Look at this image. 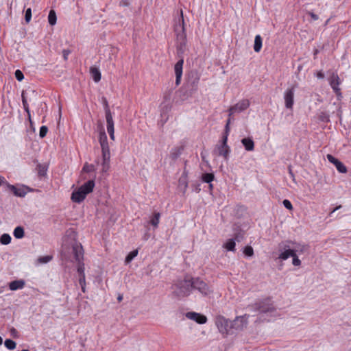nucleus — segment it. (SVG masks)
<instances>
[{
    "label": "nucleus",
    "mask_w": 351,
    "mask_h": 351,
    "mask_svg": "<svg viewBox=\"0 0 351 351\" xmlns=\"http://www.w3.org/2000/svg\"><path fill=\"white\" fill-rule=\"evenodd\" d=\"M21 97H22V103H23V104H27V99H26V97L25 96V92L24 91H23Z\"/></svg>",
    "instance_id": "4d7b16f0"
},
{
    "label": "nucleus",
    "mask_w": 351,
    "mask_h": 351,
    "mask_svg": "<svg viewBox=\"0 0 351 351\" xmlns=\"http://www.w3.org/2000/svg\"><path fill=\"white\" fill-rule=\"evenodd\" d=\"M102 100H103V104L104 106L106 121L113 119L111 111L109 108L108 103L106 98L103 97Z\"/></svg>",
    "instance_id": "5701e85b"
},
{
    "label": "nucleus",
    "mask_w": 351,
    "mask_h": 351,
    "mask_svg": "<svg viewBox=\"0 0 351 351\" xmlns=\"http://www.w3.org/2000/svg\"><path fill=\"white\" fill-rule=\"evenodd\" d=\"M191 279L193 289L198 290V291L203 295H208L213 293V290L210 288V287L199 278Z\"/></svg>",
    "instance_id": "39448f33"
},
{
    "label": "nucleus",
    "mask_w": 351,
    "mask_h": 351,
    "mask_svg": "<svg viewBox=\"0 0 351 351\" xmlns=\"http://www.w3.org/2000/svg\"><path fill=\"white\" fill-rule=\"evenodd\" d=\"M241 143L246 151H253L254 149V142L251 138H244L241 140Z\"/></svg>",
    "instance_id": "a211bd4d"
},
{
    "label": "nucleus",
    "mask_w": 351,
    "mask_h": 351,
    "mask_svg": "<svg viewBox=\"0 0 351 351\" xmlns=\"http://www.w3.org/2000/svg\"><path fill=\"white\" fill-rule=\"evenodd\" d=\"M341 207V206H337L333 210L332 213L336 211L337 210L339 209Z\"/></svg>",
    "instance_id": "680f3d73"
},
{
    "label": "nucleus",
    "mask_w": 351,
    "mask_h": 351,
    "mask_svg": "<svg viewBox=\"0 0 351 351\" xmlns=\"http://www.w3.org/2000/svg\"><path fill=\"white\" fill-rule=\"evenodd\" d=\"M229 132H230V125H226L225 126V132H224L223 136H226V139H228Z\"/></svg>",
    "instance_id": "603ef678"
},
{
    "label": "nucleus",
    "mask_w": 351,
    "mask_h": 351,
    "mask_svg": "<svg viewBox=\"0 0 351 351\" xmlns=\"http://www.w3.org/2000/svg\"><path fill=\"white\" fill-rule=\"evenodd\" d=\"M160 214L159 213H155L153 217L150 220V223L154 226L158 227L160 221Z\"/></svg>",
    "instance_id": "7c9ffc66"
},
{
    "label": "nucleus",
    "mask_w": 351,
    "mask_h": 351,
    "mask_svg": "<svg viewBox=\"0 0 351 351\" xmlns=\"http://www.w3.org/2000/svg\"><path fill=\"white\" fill-rule=\"evenodd\" d=\"M316 77L319 79H323V78H324V74L322 71H319L317 72Z\"/></svg>",
    "instance_id": "5fc2aeb1"
},
{
    "label": "nucleus",
    "mask_w": 351,
    "mask_h": 351,
    "mask_svg": "<svg viewBox=\"0 0 351 351\" xmlns=\"http://www.w3.org/2000/svg\"><path fill=\"white\" fill-rule=\"evenodd\" d=\"M291 245V249H296L298 251H297V253H300V254H302L303 253L306 247L305 245H300L299 243H294V242H292L290 243Z\"/></svg>",
    "instance_id": "bb28decb"
},
{
    "label": "nucleus",
    "mask_w": 351,
    "mask_h": 351,
    "mask_svg": "<svg viewBox=\"0 0 351 351\" xmlns=\"http://www.w3.org/2000/svg\"><path fill=\"white\" fill-rule=\"evenodd\" d=\"M137 255H138V250H133V251L130 252L128 254V256L125 257V263L128 264V263H130L132 261V259L134 258H135Z\"/></svg>",
    "instance_id": "f704fd0d"
},
{
    "label": "nucleus",
    "mask_w": 351,
    "mask_h": 351,
    "mask_svg": "<svg viewBox=\"0 0 351 351\" xmlns=\"http://www.w3.org/2000/svg\"><path fill=\"white\" fill-rule=\"evenodd\" d=\"M215 178L213 173H206L202 175V180L206 183H210Z\"/></svg>",
    "instance_id": "473e14b6"
},
{
    "label": "nucleus",
    "mask_w": 351,
    "mask_h": 351,
    "mask_svg": "<svg viewBox=\"0 0 351 351\" xmlns=\"http://www.w3.org/2000/svg\"><path fill=\"white\" fill-rule=\"evenodd\" d=\"M227 142L228 139H226V137L223 136L221 144L217 145L215 148L216 152H217V155L223 156L226 160L228 159L230 152V147L228 145Z\"/></svg>",
    "instance_id": "1a4fd4ad"
},
{
    "label": "nucleus",
    "mask_w": 351,
    "mask_h": 351,
    "mask_svg": "<svg viewBox=\"0 0 351 351\" xmlns=\"http://www.w3.org/2000/svg\"><path fill=\"white\" fill-rule=\"evenodd\" d=\"M308 14L311 16V17L314 20L316 21L319 19L318 16L315 14H314L312 12H308Z\"/></svg>",
    "instance_id": "6e6d98bb"
},
{
    "label": "nucleus",
    "mask_w": 351,
    "mask_h": 351,
    "mask_svg": "<svg viewBox=\"0 0 351 351\" xmlns=\"http://www.w3.org/2000/svg\"><path fill=\"white\" fill-rule=\"evenodd\" d=\"M5 346L9 350H14L16 348V343L12 339H6L5 341Z\"/></svg>",
    "instance_id": "e433bc0d"
},
{
    "label": "nucleus",
    "mask_w": 351,
    "mask_h": 351,
    "mask_svg": "<svg viewBox=\"0 0 351 351\" xmlns=\"http://www.w3.org/2000/svg\"><path fill=\"white\" fill-rule=\"evenodd\" d=\"M108 141V138L104 130V128H101L99 134V144L104 143Z\"/></svg>",
    "instance_id": "c9c22d12"
},
{
    "label": "nucleus",
    "mask_w": 351,
    "mask_h": 351,
    "mask_svg": "<svg viewBox=\"0 0 351 351\" xmlns=\"http://www.w3.org/2000/svg\"><path fill=\"white\" fill-rule=\"evenodd\" d=\"M284 99L287 108L291 109L294 103V88L287 89L285 92Z\"/></svg>",
    "instance_id": "f8f14e48"
},
{
    "label": "nucleus",
    "mask_w": 351,
    "mask_h": 351,
    "mask_svg": "<svg viewBox=\"0 0 351 351\" xmlns=\"http://www.w3.org/2000/svg\"><path fill=\"white\" fill-rule=\"evenodd\" d=\"M95 187V181L90 180L81 186L74 190L71 193V199L75 203H81L86 195L90 193Z\"/></svg>",
    "instance_id": "f03ea898"
},
{
    "label": "nucleus",
    "mask_w": 351,
    "mask_h": 351,
    "mask_svg": "<svg viewBox=\"0 0 351 351\" xmlns=\"http://www.w3.org/2000/svg\"><path fill=\"white\" fill-rule=\"evenodd\" d=\"M82 291L84 293L86 291V285H80Z\"/></svg>",
    "instance_id": "13d9d810"
},
{
    "label": "nucleus",
    "mask_w": 351,
    "mask_h": 351,
    "mask_svg": "<svg viewBox=\"0 0 351 351\" xmlns=\"http://www.w3.org/2000/svg\"><path fill=\"white\" fill-rule=\"evenodd\" d=\"M90 73L91 74V76L93 79V80L95 82H99L101 80V73L97 67L91 66L90 68Z\"/></svg>",
    "instance_id": "412c9836"
},
{
    "label": "nucleus",
    "mask_w": 351,
    "mask_h": 351,
    "mask_svg": "<svg viewBox=\"0 0 351 351\" xmlns=\"http://www.w3.org/2000/svg\"><path fill=\"white\" fill-rule=\"evenodd\" d=\"M282 204L288 210H291L293 209V206L289 200L285 199L283 200Z\"/></svg>",
    "instance_id": "09e8293b"
},
{
    "label": "nucleus",
    "mask_w": 351,
    "mask_h": 351,
    "mask_svg": "<svg viewBox=\"0 0 351 351\" xmlns=\"http://www.w3.org/2000/svg\"><path fill=\"white\" fill-rule=\"evenodd\" d=\"M231 322L228 319H226L222 315H218L215 319V324L219 331L223 334L227 335L230 333Z\"/></svg>",
    "instance_id": "20e7f679"
},
{
    "label": "nucleus",
    "mask_w": 351,
    "mask_h": 351,
    "mask_svg": "<svg viewBox=\"0 0 351 351\" xmlns=\"http://www.w3.org/2000/svg\"><path fill=\"white\" fill-rule=\"evenodd\" d=\"M255 310L259 313H266L268 312H272L274 311V307L269 301H262L258 303H256L254 305Z\"/></svg>",
    "instance_id": "9b49d317"
},
{
    "label": "nucleus",
    "mask_w": 351,
    "mask_h": 351,
    "mask_svg": "<svg viewBox=\"0 0 351 351\" xmlns=\"http://www.w3.org/2000/svg\"><path fill=\"white\" fill-rule=\"evenodd\" d=\"M102 154L110 153L108 141L100 144Z\"/></svg>",
    "instance_id": "79ce46f5"
},
{
    "label": "nucleus",
    "mask_w": 351,
    "mask_h": 351,
    "mask_svg": "<svg viewBox=\"0 0 351 351\" xmlns=\"http://www.w3.org/2000/svg\"><path fill=\"white\" fill-rule=\"evenodd\" d=\"M23 108H24V110H25V112H27V115H28V117L29 119H30V111H29V105L28 104H23Z\"/></svg>",
    "instance_id": "3c124183"
},
{
    "label": "nucleus",
    "mask_w": 351,
    "mask_h": 351,
    "mask_svg": "<svg viewBox=\"0 0 351 351\" xmlns=\"http://www.w3.org/2000/svg\"><path fill=\"white\" fill-rule=\"evenodd\" d=\"M262 47V38L260 35H256L254 38V50L258 53Z\"/></svg>",
    "instance_id": "b1692460"
},
{
    "label": "nucleus",
    "mask_w": 351,
    "mask_h": 351,
    "mask_svg": "<svg viewBox=\"0 0 351 351\" xmlns=\"http://www.w3.org/2000/svg\"><path fill=\"white\" fill-rule=\"evenodd\" d=\"M291 241H287L280 245L281 250H283L278 256V258L282 261H285L289 257H292L295 255V252H297L296 249H291L290 243Z\"/></svg>",
    "instance_id": "0eeeda50"
},
{
    "label": "nucleus",
    "mask_w": 351,
    "mask_h": 351,
    "mask_svg": "<svg viewBox=\"0 0 351 351\" xmlns=\"http://www.w3.org/2000/svg\"><path fill=\"white\" fill-rule=\"evenodd\" d=\"M15 77L19 82L22 81L24 79L23 73L21 70H16L14 73Z\"/></svg>",
    "instance_id": "37998d69"
},
{
    "label": "nucleus",
    "mask_w": 351,
    "mask_h": 351,
    "mask_svg": "<svg viewBox=\"0 0 351 351\" xmlns=\"http://www.w3.org/2000/svg\"><path fill=\"white\" fill-rule=\"evenodd\" d=\"M292 263L295 266H300L301 265V261L298 258L297 256V252H295V255L292 256Z\"/></svg>",
    "instance_id": "c03bdc74"
},
{
    "label": "nucleus",
    "mask_w": 351,
    "mask_h": 351,
    "mask_svg": "<svg viewBox=\"0 0 351 351\" xmlns=\"http://www.w3.org/2000/svg\"><path fill=\"white\" fill-rule=\"evenodd\" d=\"M186 317L195 321L197 323L203 324L207 321V318L205 315H201L195 312H189L186 315Z\"/></svg>",
    "instance_id": "2eb2a0df"
},
{
    "label": "nucleus",
    "mask_w": 351,
    "mask_h": 351,
    "mask_svg": "<svg viewBox=\"0 0 351 351\" xmlns=\"http://www.w3.org/2000/svg\"><path fill=\"white\" fill-rule=\"evenodd\" d=\"M327 159L328 161L331 163H332L337 168V171L340 173H345L347 172V168L338 159L335 158L331 154L327 155Z\"/></svg>",
    "instance_id": "ddd939ff"
},
{
    "label": "nucleus",
    "mask_w": 351,
    "mask_h": 351,
    "mask_svg": "<svg viewBox=\"0 0 351 351\" xmlns=\"http://www.w3.org/2000/svg\"><path fill=\"white\" fill-rule=\"evenodd\" d=\"M173 294L178 298L187 297L191 294L193 289L192 279L184 278L178 281L173 286Z\"/></svg>",
    "instance_id": "7ed1b4c3"
},
{
    "label": "nucleus",
    "mask_w": 351,
    "mask_h": 351,
    "mask_svg": "<svg viewBox=\"0 0 351 351\" xmlns=\"http://www.w3.org/2000/svg\"><path fill=\"white\" fill-rule=\"evenodd\" d=\"M107 131L111 140L114 141V128L113 119L106 121Z\"/></svg>",
    "instance_id": "4be33fe9"
},
{
    "label": "nucleus",
    "mask_w": 351,
    "mask_h": 351,
    "mask_svg": "<svg viewBox=\"0 0 351 351\" xmlns=\"http://www.w3.org/2000/svg\"><path fill=\"white\" fill-rule=\"evenodd\" d=\"M249 317L250 316L247 314L236 317L235 319L232 321L230 328L237 331L243 330L248 324Z\"/></svg>",
    "instance_id": "423d86ee"
},
{
    "label": "nucleus",
    "mask_w": 351,
    "mask_h": 351,
    "mask_svg": "<svg viewBox=\"0 0 351 351\" xmlns=\"http://www.w3.org/2000/svg\"><path fill=\"white\" fill-rule=\"evenodd\" d=\"M94 170V166L93 165H88L86 163L82 169V171L84 172H91Z\"/></svg>",
    "instance_id": "de8ad7c7"
},
{
    "label": "nucleus",
    "mask_w": 351,
    "mask_h": 351,
    "mask_svg": "<svg viewBox=\"0 0 351 351\" xmlns=\"http://www.w3.org/2000/svg\"><path fill=\"white\" fill-rule=\"evenodd\" d=\"M119 302H121L123 300V295H119L117 298Z\"/></svg>",
    "instance_id": "bf43d9fd"
},
{
    "label": "nucleus",
    "mask_w": 351,
    "mask_h": 351,
    "mask_svg": "<svg viewBox=\"0 0 351 351\" xmlns=\"http://www.w3.org/2000/svg\"><path fill=\"white\" fill-rule=\"evenodd\" d=\"M32 18V10L31 8H27L25 11V20L26 23H29Z\"/></svg>",
    "instance_id": "49530a36"
},
{
    "label": "nucleus",
    "mask_w": 351,
    "mask_h": 351,
    "mask_svg": "<svg viewBox=\"0 0 351 351\" xmlns=\"http://www.w3.org/2000/svg\"><path fill=\"white\" fill-rule=\"evenodd\" d=\"M79 283L80 285H86L85 276H80Z\"/></svg>",
    "instance_id": "864d4df0"
},
{
    "label": "nucleus",
    "mask_w": 351,
    "mask_h": 351,
    "mask_svg": "<svg viewBox=\"0 0 351 351\" xmlns=\"http://www.w3.org/2000/svg\"><path fill=\"white\" fill-rule=\"evenodd\" d=\"M179 187L181 188L183 192H185L188 187L187 174L185 171L182 173L178 180Z\"/></svg>",
    "instance_id": "6ab92c4d"
},
{
    "label": "nucleus",
    "mask_w": 351,
    "mask_h": 351,
    "mask_svg": "<svg viewBox=\"0 0 351 351\" xmlns=\"http://www.w3.org/2000/svg\"><path fill=\"white\" fill-rule=\"evenodd\" d=\"M235 242L233 239H228L224 244L223 247H225L228 251L234 252L235 251Z\"/></svg>",
    "instance_id": "c85d7f7f"
},
{
    "label": "nucleus",
    "mask_w": 351,
    "mask_h": 351,
    "mask_svg": "<svg viewBox=\"0 0 351 351\" xmlns=\"http://www.w3.org/2000/svg\"><path fill=\"white\" fill-rule=\"evenodd\" d=\"M25 282L23 280H14L10 282L9 288L12 291H15L23 288Z\"/></svg>",
    "instance_id": "aec40b11"
},
{
    "label": "nucleus",
    "mask_w": 351,
    "mask_h": 351,
    "mask_svg": "<svg viewBox=\"0 0 351 351\" xmlns=\"http://www.w3.org/2000/svg\"><path fill=\"white\" fill-rule=\"evenodd\" d=\"M84 270L85 267L84 263L82 261L78 262L77 272L80 276H85Z\"/></svg>",
    "instance_id": "58836bf2"
},
{
    "label": "nucleus",
    "mask_w": 351,
    "mask_h": 351,
    "mask_svg": "<svg viewBox=\"0 0 351 351\" xmlns=\"http://www.w3.org/2000/svg\"><path fill=\"white\" fill-rule=\"evenodd\" d=\"M21 351H29L28 350H22Z\"/></svg>",
    "instance_id": "338daca9"
},
{
    "label": "nucleus",
    "mask_w": 351,
    "mask_h": 351,
    "mask_svg": "<svg viewBox=\"0 0 351 351\" xmlns=\"http://www.w3.org/2000/svg\"><path fill=\"white\" fill-rule=\"evenodd\" d=\"M209 184H209V188H210V189H213V184H210V183H209Z\"/></svg>",
    "instance_id": "0e129e2a"
},
{
    "label": "nucleus",
    "mask_w": 351,
    "mask_h": 351,
    "mask_svg": "<svg viewBox=\"0 0 351 351\" xmlns=\"http://www.w3.org/2000/svg\"><path fill=\"white\" fill-rule=\"evenodd\" d=\"M71 53V51L69 49H64L62 51V56L64 60H67L69 55Z\"/></svg>",
    "instance_id": "8fccbe9b"
},
{
    "label": "nucleus",
    "mask_w": 351,
    "mask_h": 351,
    "mask_svg": "<svg viewBox=\"0 0 351 351\" xmlns=\"http://www.w3.org/2000/svg\"><path fill=\"white\" fill-rule=\"evenodd\" d=\"M11 241V237L8 234H3L1 235L0 238V242L3 245H8Z\"/></svg>",
    "instance_id": "72a5a7b5"
},
{
    "label": "nucleus",
    "mask_w": 351,
    "mask_h": 351,
    "mask_svg": "<svg viewBox=\"0 0 351 351\" xmlns=\"http://www.w3.org/2000/svg\"><path fill=\"white\" fill-rule=\"evenodd\" d=\"M75 258L77 262L82 261L83 258L82 247L78 244H75L72 247Z\"/></svg>",
    "instance_id": "dca6fc26"
},
{
    "label": "nucleus",
    "mask_w": 351,
    "mask_h": 351,
    "mask_svg": "<svg viewBox=\"0 0 351 351\" xmlns=\"http://www.w3.org/2000/svg\"><path fill=\"white\" fill-rule=\"evenodd\" d=\"M11 190L13 193L18 197H24L26 195L25 189L22 188H17L14 186H11Z\"/></svg>",
    "instance_id": "393cba45"
},
{
    "label": "nucleus",
    "mask_w": 351,
    "mask_h": 351,
    "mask_svg": "<svg viewBox=\"0 0 351 351\" xmlns=\"http://www.w3.org/2000/svg\"><path fill=\"white\" fill-rule=\"evenodd\" d=\"M3 343V339L2 338L0 337V346Z\"/></svg>",
    "instance_id": "e2e57ef3"
},
{
    "label": "nucleus",
    "mask_w": 351,
    "mask_h": 351,
    "mask_svg": "<svg viewBox=\"0 0 351 351\" xmlns=\"http://www.w3.org/2000/svg\"><path fill=\"white\" fill-rule=\"evenodd\" d=\"M36 171L39 176H45L47 174V167L43 164H38Z\"/></svg>",
    "instance_id": "cd10ccee"
},
{
    "label": "nucleus",
    "mask_w": 351,
    "mask_h": 351,
    "mask_svg": "<svg viewBox=\"0 0 351 351\" xmlns=\"http://www.w3.org/2000/svg\"><path fill=\"white\" fill-rule=\"evenodd\" d=\"M184 64V60L180 59L174 66V71L176 74V84L178 86L181 82V77L182 75V67Z\"/></svg>",
    "instance_id": "4468645a"
},
{
    "label": "nucleus",
    "mask_w": 351,
    "mask_h": 351,
    "mask_svg": "<svg viewBox=\"0 0 351 351\" xmlns=\"http://www.w3.org/2000/svg\"><path fill=\"white\" fill-rule=\"evenodd\" d=\"M182 151V147H177L173 149L171 152V156L173 159L177 158L180 154Z\"/></svg>",
    "instance_id": "4c0bfd02"
},
{
    "label": "nucleus",
    "mask_w": 351,
    "mask_h": 351,
    "mask_svg": "<svg viewBox=\"0 0 351 351\" xmlns=\"http://www.w3.org/2000/svg\"><path fill=\"white\" fill-rule=\"evenodd\" d=\"M329 84L338 97H341V89L339 86L341 84L340 78L337 73H332L328 78Z\"/></svg>",
    "instance_id": "6e6552de"
},
{
    "label": "nucleus",
    "mask_w": 351,
    "mask_h": 351,
    "mask_svg": "<svg viewBox=\"0 0 351 351\" xmlns=\"http://www.w3.org/2000/svg\"><path fill=\"white\" fill-rule=\"evenodd\" d=\"M12 333H14L16 332V330L14 328H12Z\"/></svg>",
    "instance_id": "69168bd1"
},
{
    "label": "nucleus",
    "mask_w": 351,
    "mask_h": 351,
    "mask_svg": "<svg viewBox=\"0 0 351 351\" xmlns=\"http://www.w3.org/2000/svg\"><path fill=\"white\" fill-rule=\"evenodd\" d=\"M110 153L102 154V171L106 172L110 169Z\"/></svg>",
    "instance_id": "f3484780"
},
{
    "label": "nucleus",
    "mask_w": 351,
    "mask_h": 351,
    "mask_svg": "<svg viewBox=\"0 0 351 351\" xmlns=\"http://www.w3.org/2000/svg\"><path fill=\"white\" fill-rule=\"evenodd\" d=\"M250 106V101L248 99H243L232 106L229 109V117H231L236 112H241L246 110Z\"/></svg>",
    "instance_id": "9d476101"
},
{
    "label": "nucleus",
    "mask_w": 351,
    "mask_h": 351,
    "mask_svg": "<svg viewBox=\"0 0 351 351\" xmlns=\"http://www.w3.org/2000/svg\"><path fill=\"white\" fill-rule=\"evenodd\" d=\"M230 118H229V119L227 120V122H226V125H230Z\"/></svg>",
    "instance_id": "052dcab7"
},
{
    "label": "nucleus",
    "mask_w": 351,
    "mask_h": 351,
    "mask_svg": "<svg viewBox=\"0 0 351 351\" xmlns=\"http://www.w3.org/2000/svg\"><path fill=\"white\" fill-rule=\"evenodd\" d=\"M52 259V256L47 255L45 256H40L38 258V262L41 264L47 263Z\"/></svg>",
    "instance_id": "ea45409f"
},
{
    "label": "nucleus",
    "mask_w": 351,
    "mask_h": 351,
    "mask_svg": "<svg viewBox=\"0 0 351 351\" xmlns=\"http://www.w3.org/2000/svg\"><path fill=\"white\" fill-rule=\"evenodd\" d=\"M174 32L176 36V49L178 55L184 53L186 49L187 39L184 27V20L182 11H180V16L178 21L174 25Z\"/></svg>",
    "instance_id": "f257e3e1"
},
{
    "label": "nucleus",
    "mask_w": 351,
    "mask_h": 351,
    "mask_svg": "<svg viewBox=\"0 0 351 351\" xmlns=\"http://www.w3.org/2000/svg\"><path fill=\"white\" fill-rule=\"evenodd\" d=\"M56 20L57 17L55 11L53 10H50L48 16L49 23L51 25H54L56 23Z\"/></svg>",
    "instance_id": "c756f323"
},
{
    "label": "nucleus",
    "mask_w": 351,
    "mask_h": 351,
    "mask_svg": "<svg viewBox=\"0 0 351 351\" xmlns=\"http://www.w3.org/2000/svg\"><path fill=\"white\" fill-rule=\"evenodd\" d=\"M318 119L319 121L326 122V123L330 121L329 114H328L327 112H325V111L320 112L318 114Z\"/></svg>",
    "instance_id": "2f4dec72"
},
{
    "label": "nucleus",
    "mask_w": 351,
    "mask_h": 351,
    "mask_svg": "<svg viewBox=\"0 0 351 351\" xmlns=\"http://www.w3.org/2000/svg\"><path fill=\"white\" fill-rule=\"evenodd\" d=\"M47 132H48L47 127V126H42L40 128V132H39L40 137V138H44L47 135Z\"/></svg>",
    "instance_id": "a18cd8bd"
},
{
    "label": "nucleus",
    "mask_w": 351,
    "mask_h": 351,
    "mask_svg": "<svg viewBox=\"0 0 351 351\" xmlns=\"http://www.w3.org/2000/svg\"><path fill=\"white\" fill-rule=\"evenodd\" d=\"M13 234L16 239H22L25 235L23 228L21 226H17L14 230Z\"/></svg>",
    "instance_id": "a878e982"
},
{
    "label": "nucleus",
    "mask_w": 351,
    "mask_h": 351,
    "mask_svg": "<svg viewBox=\"0 0 351 351\" xmlns=\"http://www.w3.org/2000/svg\"><path fill=\"white\" fill-rule=\"evenodd\" d=\"M243 253L245 256L251 257L254 255V250L251 246H246L243 250Z\"/></svg>",
    "instance_id": "a19ab883"
}]
</instances>
